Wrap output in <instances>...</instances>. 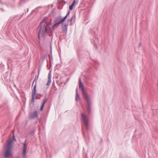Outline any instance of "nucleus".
Returning <instances> with one entry per match:
<instances>
[{
    "instance_id": "7ed1b4c3",
    "label": "nucleus",
    "mask_w": 158,
    "mask_h": 158,
    "mask_svg": "<svg viewBox=\"0 0 158 158\" xmlns=\"http://www.w3.org/2000/svg\"><path fill=\"white\" fill-rule=\"evenodd\" d=\"M82 97L87 104V110L89 114L91 112V99L89 98L88 94L82 96Z\"/></svg>"
},
{
    "instance_id": "9d476101",
    "label": "nucleus",
    "mask_w": 158,
    "mask_h": 158,
    "mask_svg": "<svg viewBox=\"0 0 158 158\" xmlns=\"http://www.w3.org/2000/svg\"><path fill=\"white\" fill-rule=\"evenodd\" d=\"M51 71H50L48 73V80L46 85H49L51 82Z\"/></svg>"
},
{
    "instance_id": "f704fd0d",
    "label": "nucleus",
    "mask_w": 158,
    "mask_h": 158,
    "mask_svg": "<svg viewBox=\"0 0 158 158\" xmlns=\"http://www.w3.org/2000/svg\"><path fill=\"white\" fill-rule=\"evenodd\" d=\"M63 0H61V1H63Z\"/></svg>"
},
{
    "instance_id": "dca6fc26",
    "label": "nucleus",
    "mask_w": 158,
    "mask_h": 158,
    "mask_svg": "<svg viewBox=\"0 0 158 158\" xmlns=\"http://www.w3.org/2000/svg\"><path fill=\"white\" fill-rule=\"evenodd\" d=\"M47 60V55L45 54L42 57V61H44L45 59Z\"/></svg>"
},
{
    "instance_id": "f03ea898",
    "label": "nucleus",
    "mask_w": 158,
    "mask_h": 158,
    "mask_svg": "<svg viewBox=\"0 0 158 158\" xmlns=\"http://www.w3.org/2000/svg\"><path fill=\"white\" fill-rule=\"evenodd\" d=\"M13 140L16 141L14 134L13 135V138L10 139L7 141L5 147V150L3 155L5 158H11L13 156L12 149L13 147Z\"/></svg>"
},
{
    "instance_id": "a211bd4d",
    "label": "nucleus",
    "mask_w": 158,
    "mask_h": 158,
    "mask_svg": "<svg viewBox=\"0 0 158 158\" xmlns=\"http://www.w3.org/2000/svg\"><path fill=\"white\" fill-rule=\"evenodd\" d=\"M79 95L78 94H76V98H75V100L76 102H77L78 101V99H80Z\"/></svg>"
},
{
    "instance_id": "423d86ee",
    "label": "nucleus",
    "mask_w": 158,
    "mask_h": 158,
    "mask_svg": "<svg viewBox=\"0 0 158 158\" xmlns=\"http://www.w3.org/2000/svg\"><path fill=\"white\" fill-rule=\"evenodd\" d=\"M81 117L82 121L84 123L86 127V129L88 130L89 129V121L86 118L85 114H81Z\"/></svg>"
},
{
    "instance_id": "cd10ccee",
    "label": "nucleus",
    "mask_w": 158,
    "mask_h": 158,
    "mask_svg": "<svg viewBox=\"0 0 158 158\" xmlns=\"http://www.w3.org/2000/svg\"><path fill=\"white\" fill-rule=\"evenodd\" d=\"M44 105H45V104L42 103V104L41 105V106L44 107Z\"/></svg>"
},
{
    "instance_id": "7c9ffc66",
    "label": "nucleus",
    "mask_w": 158,
    "mask_h": 158,
    "mask_svg": "<svg viewBox=\"0 0 158 158\" xmlns=\"http://www.w3.org/2000/svg\"><path fill=\"white\" fill-rule=\"evenodd\" d=\"M1 10H2L3 11L4 10L3 9H2V8L1 9Z\"/></svg>"
},
{
    "instance_id": "39448f33",
    "label": "nucleus",
    "mask_w": 158,
    "mask_h": 158,
    "mask_svg": "<svg viewBox=\"0 0 158 158\" xmlns=\"http://www.w3.org/2000/svg\"><path fill=\"white\" fill-rule=\"evenodd\" d=\"M79 88H81L82 96L87 94V93L85 91L84 86L83 83L81 81V78H80L79 79Z\"/></svg>"
},
{
    "instance_id": "4468645a",
    "label": "nucleus",
    "mask_w": 158,
    "mask_h": 158,
    "mask_svg": "<svg viewBox=\"0 0 158 158\" xmlns=\"http://www.w3.org/2000/svg\"><path fill=\"white\" fill-rule=\"evenodd\" d=\"M22 153L23 154V158H26L27 157L26 156L27 150H23Z\"/></svg>"
},
{
    "instance_id": "1a4fd4ad",
    "label": "nucleus",
    "mask_w": 158,
    "mask_h": 158,
    "mask_svg": "<svg viewBox=\"0 0 158 158\" xmlns=\"http://www.w3.org/2000/svg\"><path fill=\"white\" fill-rule=\"evenodd\" d=\"M62 31L66 33L67 31L68 25L66 24L65 23H62Z\"/></svg>"
},
{
    "instance_id": "4be33fe9",
    "label": "nucleus",
    "mask_w": 158,
    "mask_h": 158,
    "mask_svg": "<svg viewBox=\"0 0 158 158\" xmlns=\"http://www.w3.org/2000/svg\"><path fill=\"white\" fill-rule=\"evenodd\" d=\"M70 11L69 10L68 11V12H67V14H66V15H67V16L69 15L70 13Z\"/></svg>"
},
{
    "instance_id": "f257e3e1",
    "label": "nucleus",
    "mask_w": 158,
    "mask_h": 158,
    "mask_svg": "<svg viewBox=\"0 0 158 158\" xmlns=\"http://www.w3.org/2000/svg\"><path fill=\"white\" fill-rule=\"evenodd\" d=\"M47 19L46 17H45L40 22L38 28H39V31H42L41 36L45 38L47 34L49 36H52L53 37V35L52 34V32L51 27L52 24L50 23L49 24L45 23L43 26L42 24Z\"/></svg>"
},
{
    "instance_id": "2eb2a0df",
    "label": "nucleus",
    "mask_w": 158,
    "mask_h": 158,
    "mask_svg": "<svg viewBox=\"0 0 158 158\" xmlns=\"http://www.w3.org/2000/svg\"><path fill=\"white\" fill-rule=\"evenodd\" d=\"M27 145L25 143H23V150H27Z\"/></svg>"
},
{
    "instance_id": "ddd939ff",
    "label": "nucleus",
    "mask_w": 158,
    "mask_h": 158,
    "mask_svg": "<svg viewBox=\"0 0 158 158\" xmlns=\"http://www.w3.org/2000/svg\"><path fill=\"white\" fill-rule=\"evenodd\" d=\"M42 33V31H38V37L39 40V41L38 43L40 45V35Z\"/></svg>"
},
{
    "instance_id": "c85d7f7f",
    "label": "nucleus",
    "mask_w": 158,
    "mask_h": 158,
    "mask_svg": "<svg viewBox=\"0 0 158 158\" xmlns=\"http://www.w3.org/2000/svg\"><path fill=\"white\" fill-rule=\"evenodd\" d=\"M0 3L1 4H2L3 5V2L1 1V0H0Z\"/></svg>"
},
{
    "instance_id": "c756f323",
    "label": "nucleus",
    "mask_w": 158,
    "mask_h": 158,
    "mask_svg": "<svg viewBox=\"0 0 158 158\" xmlns=\"http://www.w3.org/2000/svg\"><path fill=\"white\" fill-rule=\"evenodd\" d=\"M51 53H52V48H51Z\"/></svg>"
},
{
    "instance_id": "20e7f679",
    "label": "nucleus",
    "mask_w": 158,
    "mask_h": 158,
    "mask_svg": "<svg viewBox=\"0 0 158 158\" xmlns=\"http://www.w3.org/2000/svg\"><path fill=\"white\" fill-rule=\"evenodd\" d=\"M63 23L64 22L62 21V19L61 18V17H58L56 18V19L55 20V21H54L55 24L51 28V29L52 30V34L53 35V32L54 30V28L56 26H57L56 27H58V25H59V24H60L61 23H62H62Z\"/></svg>"
},
{
    "instance_id": "393cba45",
    "label": "nucleus",
    "mask_w": 158,
    "mask_h": 158,
    "mask_svg": "<svg viewBox=\"0 0 158 158\" xmlns=\"http://www.w3.org/2000/svg\"><path fill=\"white\" fill-rule=\"evenodd\" d=\"M35 99H40V98H38V97H35Z\"/></svg>"
},
{
    "instance_id": "f3484780",
    "label": "nucleus",
    "mask_w": 158,
    "mask_h": 158,
    "mask_svg": "<svg viewBox=\"0 0 158 158\" xmlns=\"http://www.w3.org/2000/svg\"><path fill=\"white\" fill-rule=\"evenodd\" d=\"M48 99L46 98V96H45L44 99L43 101V103L45 104L48 101Z\"/></svg>"
},
{
    "instance_id": "412c9836",
    "label": "nucleus",
    "mask_w": 158,
    "mask_h": 158,
    "mask_svg": "<svg viewBox=\"0 0 158 158\" xmlns=\"http://www.w3.org/2000/svg\"><path fill=\"white\" fill-rule=\"evenodd\" d=\"M68 16L66 15L63 18H61L62 21L64 23V22L65 21V20L67 18Z\"/></svg>"
},
{
    "instance_id": "5701e85b",
    "label": "nucleus",
    "mask_w": 158,
    "mask_h": 158,
    "mask_svg": "<svg viewBox=\"0 0 158 158\" xmlns=\"http://www.w3.org/2000/svg\"><path fill=\"white\" fill-rule=\"evenodd\" d=\"M44 107H43V106H41V107H40V110L41 111H42L43 110Z\"/></svg>"
},
{
    "instance_id": "0eeeda50",
    "label": "nucleus",
    "mask_w": 158,
    "mask_h": 158,
    "mask_svg": "<svg viewBox=\"0 0 158 158\" xmlns=\"http://www.w3.org/2000/svg\"><path fill=\"white\" fill-rule=\"evenodd\" d=\"M37 90L36 89V82L35 83V85L32 91V100L31 102L33 103H34L35 102V96L36 94Z\"/></svg>"
},
{
    "instance_id": "aec40b11",
    "label": "nucleus",
    "mask_w": 158,
    "mask_h": 158,
    "mask_svg": "<svg viewBox=\"0 0 158 158\" xmlns=\"http://www.w3.org/2000/svg\"><path fill=\"white\" fill-rule=\"evenodd\" d=\"M75 15H74L73 16H72V17L70 19H68V22H72V20H73V18L74 17H75Z\"/></svg>"
},
{
    "instance_id": "6e6552de",
    "label": "nucleus",
    "mask_w": 158,
    "mask_h": 158,
    "mask_svg": "<svg viewBox=\"0 0 158 158\" xmlns=\"http://www.w3.org/2000/svg\"><path fill=\"white\" fill-rule=\"evenodd\" d=\"M78 3V0H73L71 4L69 6V10H72L74 6H76Z\"/></svg>"
},
{
    "instance_id": "2f4dec72",
    "label": "nucleus",
    "mask_w": 158,
    "mask_h": 158,
    "mask_svg": "<svg viewBox=\"0 0 158 158\" xmlns=\"http://www.w3.org/2000/svg\"><path fill=\"white\" fill-rule=\"evenodd\" d=\"M69 80V79H67V81H68Z\"/></svg>"
},
{
    "instance_id": "6ab92c4d",
    "label": "nucleus",
    "mask_w": 158,
    "mask_h": 158,
    "mask_svg": "<svg viewBox=\"0 0 158 158\" xmlns=\"http://www.w3.org/2000/svg\"><path fill=\"white\" fill-rule=\"evenodd\" d=\"M35 130H33L30 132V135L31 136H33L35 135Z\"/></svg>"
},
{
    "instance_id": "b1692460",
    "label": "nucleus",
    "mask_w": 158,
    "mask_h": 158,
    "mask_svg": "<svg viewBox=\"0 0 158 158\" xmlns=\"http://www.w3.org/2000/svg\"><path fill=\"white\" fill-rule=\"evenodd\" d=\"M27 139H26L24 141V142L23 143H25V144H27Z\"/></svg>"
},
{
    "instance_id": "9b49d317",
    "label": "nucleus",
    "mask_w": 158,
    "mask_h": 158,
    "mask_svg": "<svg viewBox=\"0 0 158 158\" xmlns=\"http://www.w3.org/2000/svg\"><path fill=\"white\" fill-rule=\"evenodd\" d=\"M39 115V114L38 113V111L37 110H35L34 111V112L33 113V114H32V117L35 118V117H37L38 118Z\"/></svg>"
},
{
    "instance_id": "bb28decb",
    "label": "nucleus",
    "mask_w": 158,
    "mask_h": 158,
    "mask_svg": "<svg viewBox=\"0 0 158 158\" xmlns=\"http://www.w3.org/2000/svg\"><path fill=\"white\" fill-rule=\"evenodd\" d=\"M38 95H39L41 97H43L44 96L43 94H38Z\"/></svg>"
},
{
    "instance_id": "a878e982",
    "label": "nucleus",
    "mask_w": 158,
    "mask_h": 158,
    "mask_svg": "<svg viewBox=\"0 0 158 158\" xmlns=\"http://www.w3.org/2000/svg\"><path fill=\"white\" fill-rule=\"evenodd\" d=\"M76 94H78V89H77V88L76 89Z\"/></svg>"
},
{
    "instance_id": "72a5a7b5",
    "label": "nucleus",
    "mask_w": 158,
    "mask_h": 158,
    "mask_svg": "<svg viewBox=\"0 0 158 158\" xmlns=\"http://www.w3.org/2000/svg\"><path fill=\"white\" fill-rule=\"evenodd\" d=\"M61 1V2H62L61 0H58V2L59 1Z\"/></svg>"
},
{
    "instance_id": "473e14b6",
    "label": "nucleus",
    "mask_w": 158,
    "mask_h": 158,
    "mask_svg": "<svg viewBox=\"0 0 158 158\" xmlns=\"http://www.w3.org/2000/svg\"><path fill=\"white\" fill-rule=\"evenodd\" d=\"M28 10H29L28 8L27 9V12H28Z\"/></svg>"
},
{
    "instance_id": "f8f14e48",
    "label": "nucleus",
    "mask_w": 158,
    "mask_h": 158,
    "mask_svg": "<svg viewBox=\"0 0 158 158\" xmlns=\"http://www.w3.org/2000/svg\"><path fill=\"white\" fill-rule=\"evenodd\" d=\"M40 68H39V72H38V76H36L35 77V79H34V81H33V83H32V86L33 85L34 82L35 81V83L36 82V84L37 83V81L38 80V78L39 77V74H40Z\"/></svg>"
}]
</instances>
